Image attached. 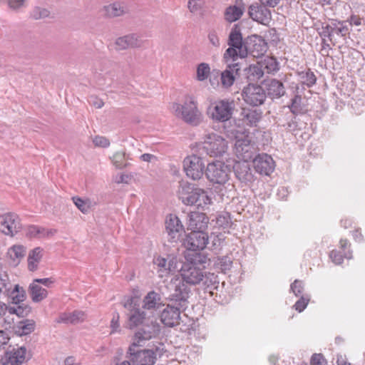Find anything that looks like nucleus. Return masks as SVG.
Here are the masks:
<instances>
[{"instance_id": "aec40b11", "label": "nucleus", "mask_w": 365, "mask_h": 365, "mask_svg": "<svg viewBox=\"0 0 365 365\" xmlns=\"http://www.w3.org/2000/svg\"><path fill=\"white\" fill-rule=\"evenodd\" d=\"M199 285L204 290V292L209 293L211 297H217V291L220 288L218 275L213 272L205 271Z\"/></svg>"}, {"instance_id": "7ed1b4c3", "label": "nucleus", "mask_w": 365, "mask_h": 365, "mask_svg": "<svg viewBox=\"0 0 365 365\" xmlns=\"http://www.w3.org/2000/svg\"><path fill=\"white\" fill-rule=\"evenodd\" d=\"M179 199L186 205H195L197 208H204L211 203L207 192L200 187L185 182L180 185L178 192Z\"/></svg>"}, {"instance_id": "b1692460", "label": "nucleus", "mask_w": 365, "mask_h": 365, "mask_svg": "<svg viewBox=\"0 0 365 365\" xmlns=\"http://www.w3.org/2000/svg\"><path fill=\"white\" fill-rule=\"evenodd\" d=\"M322 32L321 33V36L329 38L330 41L332 40V36L334 34L345 36L349 34L348 26L344 25L342 21H332L331 24H327L325 26H322Z\"/></svg>"}, {"instance_id": "0e129e2a", "label": "nucleus", "mask_w": 365, "mask_h": 365, "mask_svg": "<svg viewBox=\"0 0 365 365\" xmlns=\"http://www.w3.org/2000/svg\"><path fill=\"white\" fill-rule=\"evenodd\" d=\"M208 40L210 43L215 47L220 46V38L215 30H212L208 34Z\"/></svg>"}, {"instance_id": "2f4dec72", "label": "nucleus", "mask_w": 365, "mask_h": 365, "mask_svg": "<svg viewBox=\"0 0 365 365\" xmlns=\"http://www.w3.org/2000/svg\"><path fill=\"white\" fill-rule=\"evenodd\" d=\"M115 44L118 49L124 50L128 48L140 47L141 43L136 34H131L118 38Z\"/></svg>"}, {"instance_id": "338daca9", "label": "nucleus", "mask_w": 365, "mask_h": 365, "mask_svg": "<svg viewBox=\"0 0 365 365\" xmlns=\"http://www.w3.org/2000/svg\"><path fill=\"white\" fill-rule=\"evenodd\" d=\"M10 338L8 334L3 331H0V349H4V346L6 345L9 341Z\"/></svg>"}, {"instance_id": "f704fd0d", "label": "nucleus", "mask_w": 365, "mask_h": 365, "mask_svg": "<svg viewBox=\"0 0 365 365\" xmlns=\"http://www.w3.org/2000/svg\"><path fill=\"white\" fill-rule=\"evenodd\" d=\"M200 250L192 251L191 254H188L186 257L187 264H192L194 267L202 266V268H205L209 259L207 255L200 252Z\"/></svg>"}, {"instance_id": "4d7b16f0", "label": "nucleus", "mask_w": 365, "mask_h": 365, "mask_svg": "<svg viewBox=\"0 0 365 365\" xmlns=\"http://www.w3.org/2000/svg\"><path fill=\"white\" fill-rule=\"evenodd\" d=\"M217 223L219 226L225 228L230 227L231 217L228 212H225L222 215H220L217 217Z\"/></svg>"}, {"instance_id": "13d9d810", "label": "nucleus", "mask_w": 365, "mask_h": 365, "mask_svg": "<svg viewBox=\"0 0 365 365\" xmlns=\"http://www.w3.org/2000/svg\"><path fill=\"white\" fill-rule=\"evenodd\" d=\"M310 365H327V361L322 354H314L310 359Z\"/></svg>"}, {"instance_id": "de8ad7c7", "label": "nucleus", "mask_w": 365, "mask_h": 365, "mask_svg": "<svg viewBox=\"0 0 365 365\" xmlns=\"http://www.w3.org/2000/svg\"><path fill=\"white\" fill-rule=\"evenodd\" d=\"M153 263L156 264L158 267L163 268L165 270H168L169 272L175 271V267L173 266V260H170L168 262L167 259L158 256V257L153 259Z\"/></svg>"}, {"instance_id": "4be33fe9", "label": "nucleus", "mask_w": 365, "mask_h": 365, "mask_svg": "<svg viewBox=\"0 0 365 365\" xmlns=\"http://www.w3.org/2000/svg\"><path fill=\"white\" fill-rule=\"evenodd\" d=\"M236 178L246 185L250 184L255 180V174L247 161L236 162L232 166Z\"/></svg>"}, {"instance_id": "e433bc0d", "label": "nucleus", "mask_w": 365, "mask_h": 365, "mask_svg": "<svg viewBox=\"0 0 365 365\" xmlns=\"http://www.w3.org/2000/svg\"><path fill=\"white\" fill-rule=\"evenodd\" d=\"M6 297L11 299L12 304H19L26 299V294L22 287L15 284L13 289L11 288Z\"/></svg>"}, {"instance_id": "bf43d9fd", "label": "nucleus", "mask_w": 365, "mask_h": 365, "mask_svg": "<svg viewBox=\"0 0 365 365\" xmlns=\"http://www.w3.org/2000/svg\"><path fill=\"white\" fill-rule=\"evenodd\" d=\"M17 305V316L19 317H26L31 313V307L29 304L21 303Z\"/></svg>"}, {"instance_id": "f3484780", "label": "nucleus", "mask_w": 365, "mask_h": 365, "mask_svg": "<svg viewBox=\"0 0 365 365\" xmlns=\"http://www.w3.org/2000/svg\"><path fill=\"white\" fill-rule=\"evenodd\" d=\"M234 109V101H229L227 99L220 100L215 103L212 112V118L220 122L227 121L232 118Z\"/></svg>"}, {"instance_id": "a18cd8bd", "label": "nucleus", "mask_w": 365, "mask_h": 365, "mask_svg": "<svg viewBox=\"0 0 365 365\" xmlns=\"http://www.w3.org/2000/svg\"><path fill=\"white\" fill-rule=\"evenodd\" d=\"M210 68L208 63H201L197 67V79L203 81L210 74Z\"/></svg>"}, {"instance_id": "864d4df0", "label": "nucleus", "mask_w": 365, "mask_h": 365, "mask_svg": "<svg viewBox=\"0 0 365 365\" xmlns=\"http://www.w3.org/2000/svg\"><path fill=\"white\" fill-rule=\"evenodd\" d=\"M50 12L46 9L39 6L35 7L31 12V16L36 20L48 16Z\"/></svg>"}, {"instance_id": "20e7f679", "label": "nucleus", "mask_w": 365, "mask_h": 365, "mask_svg": "<svg viewBox=\"0 0 365 365\" xmlns=\"http://www.w3.org/2000/svg\"><path fill=\"white\" fill-rule=\"evenodd\" d=\"M227 45L229 47L223 54L225 62L230 61H237L242 59L241 51L245 48V38H243L241 32V26L239 24H234L228 36Z\"/></svg>"}, {"instance_id": "c03bdc74", "label": "nucleus", "mask_w": 365, "mask_h": 365, "mask_svg": "<svg viewBox=\"0 0 365 365\" xmlns=\"http://www.w3.org/2000/svg\"><path fill=\"white\" fill-rule=\"evenodd\" d=\"M11 288V283L9 275L4 273H0V294L6 296Z\"/></svg>"}, {"instance_id": "7c9ffc66", "label": "nucleus", "mask_w": 365, "mask_h": 365, "mask_svg": "<svg viewBox=\"0 0 365 365\" xmlns=\"http://www.w3.org/2000/svg\"><path fill=\"white\" fill-rule=\"evenodd\" d=\"M267 97L271 98H279L285 93V88L282 81L273 78L267 83Z\"/></svg>"}, {"instance_id": "72a5a7b5", "label": "nucleus", "mask_w": 365, "mask_h": 365, "mask_svg": "<svg viewBox=\"0 0 365 365\" xmlns=\"http://www.w3.org/2000/svg\"><path fill=\"white\" fill-rule=\"evenodd\" d=\"M237 152L242 156L243 161L253 160L254 153L251 150L252 146L250 141L245 140H237L235 143Z\"/></svg>"}, {"instance_id": "2eb2a0df", "label": "nucleus", "mask_w": 365, "mask_h": 365, "mask_svg": "<svg viewBox=\"0 0 365 365\" xmlns=\"http://www.w3.org/2000/svg\"><path fill=\"white\" fill-rule=\"evenodd\" d=\"M209 242L206 231L191 230L183 239V245L190 251L202 250Z\"/></svg>"}, {"instance_id": "39448f33", "label": "nucleus", "mask_w": 365, "mask_h": 365, "mask_svg": "<svg viewBox=\"0 0 365 365\" xmlns=\"http://www.w3.org/2000/svg\"><path fill=\"white\" fill-rule=\"evenodd\" d=\"M173 109L175 115L191 125H197L200 123L201 113L193 97L186 96L183 103H174Z\"/></svg>"}, {"instance_id": "c85d7f7f", "label": "nucleus", "mask_w": 365, "mask_h": 365, "mask_svg": "<svg viewBox=\"0 0 365 365\" xmlns=\"http://www.w3.org/2000/svg\"><path fill=\"white\" fill-rule=\"evenodd\" d=\"M262 116L260 109L243 108L240 113L242 121L250 126H257Z\"/></svg>"}, {"instance_id": "37998d69", "label": "nucleus", "mask_w": 365, "mask_h": 365, "mask_svg": "<svg viewBox=\"0 0 365 365\" xmlns=\"http://www.w3.org/2000/svg\"><path fill=\"white\" fill-rule=\"evenodd\" d=\"M7 255L13 260L18 262L26 255V248L23 245H13L8 250Z\"/></svg>"}, {"instance_id": "0eeeda50", "label": "nucleus", "mask_w": 365, "mask_h": 365, "mask_svg": "<svg viewBox=\"0 0 365 365\" xmlns=\"http://www.w3.org/2000/svg\"><path fill=\"white\" fill-rule=\"evenodd\" d=\"M203 269L200 267H194L192 264L183 263L180 269V274L182 277L180 279H172L171 284L173 286V289L176 288V284L178 282H182V284L189 289L190 293L191 292L190 288L187 284L196 285L200 283V279L203 277L204 273Z\"/></svg>"}, {"instance_id": "052dcab7", "label": "nucleus", "mask_w": 365, "mask_h": 365, "mask_svg": "<svg viewBox=\"0 0 365 365\" xmlns=\"http://www.w3.org/2000/svg\"><path fill=\"white\" fill-rule=\"evenodd\" d=\"M203 4V0H189L187 6L190 12L195 13L202 8Z\"/></svg>"}, {"instance_id": "3c124183", "label": "nucleus", "mask_w": 365, "mask_h": 365, "mask_svg": "<svg viewBox=\"0 0 365 365\" xmlns=\"http://www.w3.org/2000/svg\"><path fill=\"white\" fill-rule=\"evenodd\" d=\"M73 202L75 205L81 210L83 213H87L90 209V206L88 205V200H84L82 198L75 196L72 197Z\"/></svg>"}, {"instance_id": "ea45409f", "label": "nucleus", "mask_w": 365, "mask_h": 365, "mask_svg": "<svg viewBox=\"0 0 365 365\" xmlns=\"http://www.w3.org/2000/svg\"><path fill=\"white\" fill-rule=\"evenodd\" d=\"M35 329V322L33 320L25 319L18 323L15 327V333L19 336L28 335Z\"/></svg>"}, {"instance_id": "09e8293b", "label": "nucleus", "mask_w": 365, "mask_h": 365, "mask_svg": "<svg viewBox=\"0 0 365 365\" xmlns=\"http://www.w3.org/2000/svg\"><path fill=\"white\" fill-rule=\"evenodd\" d=\"M264 68L268 73H273L279 69V63L276 58L267 57L264 59Z\"/></svg>"}, {"instance_id": "393cba45", "label": "nucleus", "mask_w": 365, "mask_h": 365, "mask_svg": "<svg viewBox=\"0 0 365 365\" xmlns=\"http://www.w3.org/2000/svg\"><path fill=\"white\" fill-rule=\"evenodd\" d=\"M188 230L206 231L209 218L203 212H190L188 215Z\"/></svg>"}, {"instance_id": "4468645a", "label": "nucleus", "mask_w": 365, "mask_h": 365, "mask_svg": "<svg viewBox=\"0 0 365 365\" xmlns=\"http://www.w3.org/2000/svg\"><path fill=\"white\" fill-rule=\"evenodd\" d=\"M22 229L19 215L14 212H7L0 216V230L5 235L14 237Z\"/></svg>"}, {"instance_id": "69168bd1", "label": "nucleus", "mask_w": 365, "mask_h": 365, "mask_svg": "<svg viewBox=\"0 0 365 365\" xmlns=\"http://www.w3.org/2000/svg\"><path fill=\"white\" fill-rule=\"evenodd\" d=\"M119 314L118 313H115L110 322V328H111V333H113L115 331H117V329L119 328Z\"/></svg>"}, {"instance_id": "e2e57ef3", "label": "nucleus", "mask_w": 365, "mask_h": 365, "mask_svg": "<svg viewBox=\"0 0 365 365\" xmlns=\"http://www.w3.org/2000/svg\"><path fill=\"white\" fill-rule=\"evenodd\" d=\"M93 143L96 147L107 148L110 145L109 140L103 136H96L93 140Z\"/></svg>"}, {"instance_id": "6e6d98bb", "label": "nucleus", "mask_w": 365, "mask_h": 365, "mask_svg": "<svg viewBox=\"0 0 365 365\" xmlns=\"http://www.w3.org/2000/svg\"><path fill=\"white\" fill-rule=\"evenodd\" d=\"M290 290L296 297L302 294L304 292V282L299 279H295L290 285Z\"/></svg>"}, {"instance_id": "774afa93", "label": "nucleus", "mask_w": 365, "mask_h": 365, "mask_svg": "<svg viewBox=\"0 0 365 365\" xmlns=\"http://www.w3.org/2000/svg\"><path fill=\"white\" fill-rule=\"evenodd\" d=\"M33 282H34L35 284H41L47 287H49L51 284H52L54 282V280L52 278H36L34 279Z\"/></svg>"}, {"instance_id": "f03ea898", "label": "nucleus", "mask_w": 365, "mask_h": 365, "mask_svg": "<svg viewBox=\"0 0 365 365\" xmlns=\"http://www.w3.org/2000/svg\"><path fill=\"white\" fill-rule=\"evenodd\" d=\"M141 346L131 343L128 348L125 357L132 365H154L157 361V355L162 354L159 346H154L152 349H142Z\"/></svg>"}, {"instance_id": "1a4fd4ad", "label": "nucleus", "mask_w": 365, "mask_h": 365, "mask_svg": "<svg viewBox=\"0 0 365 365\" xmlns=\"http://www.w3.org/2000/svg\"><path fill=\"white\" fill-rule=\"evenodd\" d=\"M309 120V117L307 114L293 113L287 111L279 117L278 122L279 125L287 131L294 132L305 129Z\"/></svg>"}, {"instance_id": "bb28decb", "label": "nucleus", "mask_w": 365, "mask_h": 365, "mask_svg": "<svg viewBox=\"0 0 365 365\" xmlns=\"http://www.w3.org/2000/svg\"><path fill=\"white\" fill-rule=\"evenodd\" d=\"M245 10L242 0H237L236 4L228 6L225 11V19L228 22H235L239 20Z\"/></svg>"}, {"instance_id": "a19ab883", "label": "nucleus", "mask_w": 365, "mask_h": 365, "mask_svg": "<svg viewBox=\"0 0 365 365\" xmlns=\"http://www.w3.org/2000/svg\"><path fill=\"white\" fill-rule=\"evenodd\" d=\"M232 259L230 257L226 255L217 257L214 263V267L216 270L227 274L232 267Z\"/></svg>"}, {"instance_id": "680f3d73", "label": "nucleus", "mask_w": 365, "mask_h": 365, "mask_svg": "<svg viewBox=\"0 0 365 365\" xmlns=\"http://www.w3.org/2000/svg\"><path fill=\"white\" fill-rule=\"evenodd\" d=\"M43 249L37 247L29 252L28 259L39 262L42 258Z\"/></svg>"}, {"instance_id": "dca6fc26", "label": "nucleus", "mask_w": 365, "mask_h": 365, "mask_svg": "<svg viewBox=\"0 0 365 365\" xmlns=\"http://www.w3.org/2000/svg\"><path fill=\"white\" fill-rule=\"evenodd\" d=\"M252 165L256 173L261 175L269 176L275 168V163L271 155L262 153L255 155Z\"/></svg>"}, {"instance_id": "9b49d317", "label": "nucleus", "mask_w": 365, "mask_h": 365, "mask_svg": "<svg viewBox=\"0 0 365 365\" xmlns=\"http://www.w3.org/2000/svg\"><path fill=\"white\" fill-rule=\"evenodd\" d=\"M242 96L247 104L257 107L264 104L267 98V93L262 86L249 83L247 86L244 87Z\"/></svg>"}, {"instance_id": "ddd939ff", "label": "nucleus", "mask_w": 365, "mask_h": 365, "mask_svg": "<svg viewBox=\"0 0 365 365\" xmlns=\"http://www.w3.org/2000/svg\"><path fill=\"white\" fill-rule=\"evenodd\" d=\"M183 168L187 176L194 180L200 179L205 172L202 158L196 155L186 157L183 160Z\"/></svg>"}, {"instance_id": "9d476101", "label": "nucleus", "mask_w": 365, "mask_h": 365, "mask_svg": "<svg viewBox=\"0 0 365 365\" xmlns=\"http://www.w3.org/2000/svg\"><path fill=\"white\" fill-rule=\"evenodd\" d=\"M267 50V43L265 40L257 34H252L245 38V48L242 53V59L249 54L255 58L264 56Z\"/></svg>"}, {"instance_id": "5701e85b", "label": "nucleus", "mask_w": 365, "mask_h": 365, "mask_svg": "<svg viewBox=\"0 0 365 365\" xmlns=\"http://www.w3.org/2000/svg\"><path fill=\"white\" fill-rule=\"evenodd\" d=\"M263 4H251L248 9L249 16L254 21L266 24L271 19V11Z\"/></svg>"}, {"instance_id": "49530a36", "label": "nucleus", "mask_w": 365, "mask_h": 365, "mask_svg": "<svg viewBox=\"0 0 365 365\" xmlns=\"http://www.w3.org/2000/svg\"><path fill=\"white\" fill-rule=\"evenodd\" d=\"M344 257L351 259L352 257V252L349 250L344 253V255L337 250H332L330 253V258L336 264H341L344 261Z\"/></svg>"}, {"instance_id": "412c9836", "label": "nucleus", "mask_w": 365, "mask_h": 365, "mask_svg": "<svg viewBox=\"0 0 365 365\" xmlns=\"http://www.w3.org/2000/svg\"><path fill=\"white\" fill-rule=\"evenodd\" d=\"M133 304V299L132 297L128 299L124 304L125 308L129 309L128 327L130 329H133L143 324L146 316V313L144 311L140 308H136Z\"/></svg>"}, {"instance_id": "5fc2aeb1", "label": "nucleus", "mask_w": 365, "mask_h": 365, "mask_svg": "<svg viewBox=\"0 0 365 365\" xmlns=\"http://www.w3.org/2000/svg\"><path fill=\"white\" fill-rule=\"evenodd\" d=\"M45 229L36 225H29L27 227L26 236L29 237H37L44 234Z\"/></svg>"}, {"instance_id": "6ab92c4d", "label": "nucleus", "mask_w": 365, "mask_h": 365, "mask_svg": "<svg viewBox=\"0 0 365 365\" xmlns=\"http://www.w3.org/2000/svg\"><path fill=\"white\" fill-rule=\"evenodd\" d=\"M165 229L170 242H177L180 240L183 232L184 227L180 219L175 215L170 214L165 221Z\"/></svg>"}, {"instance_id": "c9c22d12", "label": "nucleus", "mask_w": 365, "mask_h": 365, "mask_svg": "<svg viewBox=\"0 0 365 365\" xmlns=\"http://www.w3.org/2000/svg\"><path fill=\"white\" fill-rule=\"evenodd\" d=\"M242 69L245 73L244 75L249 83L257 81L264 75L262 68L257 65H250L248 67H245Z\"/></svg>"}, {"instance_id": "473e14b6", "label": "nucleus", "mask_w": 365, "mask_h": 365, "mask_svg": "<svg viewBox=\"0 0 365 365\" xmlns=\"http://www.w3.org/2000/svg\"><path fill=\"white\" fill-rule=\"evenodd\" d=\"M143 303V308L148 310L159 309L161 305H163L161 295L155 291L149 292L144 297Z\"/></svg>"}, {"instance_id": "cd10ccee", "label": "nucleus", "mask_w": 365, "mask_h": 365, "mask_svg": "<svg viewBox=\"0 0 365 365\" xmlns=\"http://www.w3.org/2000/svg\"><path fill=\"white\" fill-rule=\"evenodd\" d=\"M296 74L299 78L300 90L304 91L305 86L312 88L317 83V76L310 68H306L302 71H297Z\"/></svg>"}, {"instance_id": "58836bf2", "label": "nucleus", "mask_w": 365, "mask_h": 365, "mask_svg": "<svg viewBox=\"0 0 365 365\" xmlns=\"http://www.w3.org/2000/svg\"><path fill=\"white\" fill-rule=\"evenodd\" d=\"M85 314L82 311L76 310L71 313H63L60 316V321L66 324H77L83 322Z\"/></svg>"}, {"instance_id": "603ef678", "label": "nucleus", "mask_w": 365, "mask_h": 365, "mask_svg": "<svg viewBox=\"0 0 365 365\" xmlns=\"http://www.w3.org/2000/svg\"><path fill=\"white\" fill-rule=\"evenodd\" d=\"M309 301L310 297L309 295H302L300 298L295 302L294 307L299 312H302L306 309Z\"/></svg>"}, {"instance_id": "6e6552de", "label": "nucleus", "mask_w": 365, "mask_h": 365, "mask_svg": "<svg viewBox=\"0 0 365 365\" xmlns=\"http://www.w3.org/2000/svg\"><path fill=\"white\" fill-rule=\"evenodd\" d=\"M231 166L220 160L209 163L205 174L207 180L212 182L224 185L229 180Z\"/></svg>"}, {"instance_id": "f257e3e1", "label": "nucleus", "mask_w": 365, "mask_h": 365, "mask_svg": "<svg viewBox=\"0 0 365 365\" xmlns=\"http://www.w3.org/2000/svg\"><path fill=\"white\" fill-rule=\"evenodd\" d=\"M176 284V288L173 289L169 296V299L174 304H168L160 313V321L168 327L180 324V313L187 309L190 297V291L182 282H178Z\"/></svg>"}, {"instance_id": "f8f14e48", "label": "nucleus", "mask_w": 365, "mask_h": 365, "mask_svg": "<svg viewBox=\"0 0 365 365\" xmlns=\"http://www.w3.org/2000/svg\"><path fill=\"white\" fill-rule=\"evenodd\" d=\"M225 63H227L225 70L222 72L217 71L216 78L220 76V83L222 88L227 89L234 84L235 79L240 76L242 63L232 61Z\"/></svg>"}, {"instance_id": "79ce46f5", "label": "nucleus", "mask_w": 365, "mask_h": 365, "mask_svg": "<svg viewBox=\"0 0 365 365\" xmlns=\"http://www.w3.org/2000/svg\"><path fill=\"white\" fill-rule=\"evenodd\" d=\"M125 7L120 3L115 2L104 6L106 15L109 17L120 16L125 12Z\"/></svg>"}, {"instance_id": "c756f323", "label": "nucleus", "mask_w": 365, "mask_h": 365, "mask_svg": "<svg viewBox=\"0 0 365 365\" xmlns=\"http://www.w3.org/2000/svg\"><path fill=\"white\" fill-rule=\"evenodd\" d=\"M155 335V327L143 326L139 329L133 337L132 343L143 346L145 341L150 340Z\"/></svg>"}, {"instance_id": "8fccbe9b", "label": "nucleus", "mask_w": 365, "mask_h": 365, "mask_svg": "<svg viewBox=\"0 0 365 365\" xmlns=\"http://www.w3.org/2000/svg\"><path fill=\"white\" fill-rule=\"evenodd\" d=\"M125 153L123 152L115 153L112 158L113 165L118 169L126 168L128 163H125Z\"/></svg>"}, {"instance_id": "a878e982", "label": "nucleus", "mask_w": 365, "mask_h": 365, "mask_svg": "<svg viewBox=\"0 0 365 365\" xmlns=\"http://www.w3.org/2000/svg\"><path fill=\"white\" fill-rule=\"evenodd\" d=\"M294 96L290 99V103L287 106L289 110L293 113L307 114V109L306 106L302 103V93L303 91L300 90L299 85L295 86Z\"/></svg>"}, {"instance_id": "a211bd4d", "label": "nucleus", "mask_w": 365, "mask_h": 365, "mask_svg": "<svg viewBox=\"0 0 365 365\" xmlns=\"http://www.w3.org/2000/svg\"><path fill=\"white\" fill-rule=\"evenodd\" d=\"M4 358L7 364L22 365L31 359V355L27 354V349L24 346L18 348L9 346L5 351Z\"/></svg>"}, {"instance_id": "4c0bfd02", "label": "nucleus", "mask_w": 365, "mask_h": 365, "mask_svg": "<svg viewBox=\"0 0 365 365\" xmlns=\"http://www.w3.org/2000/svg\"><path fill=\"white\" fill-rule=\"evenodd\" d=\"M29 292L34 302H39L46 298L48 292L41 286L31 283L29 287Z\"/></svg>"}, {"instance_id": "423d86ee", "label": "nucleus", "mask_w": 365, "mask_h": 365, "mask_svg": "<svg viewBox=\"0 0 365 365\" xmlns=\"http://www.w3.org/2000/svg\"><path fill=\"white\" fill-rule=\"evenodd\" d=\"M227 149V141L216 133H210L205 136L204 142L199 151L201 155L206 154L210 157L222 156Z\"/></svg>"}]
</instances>
